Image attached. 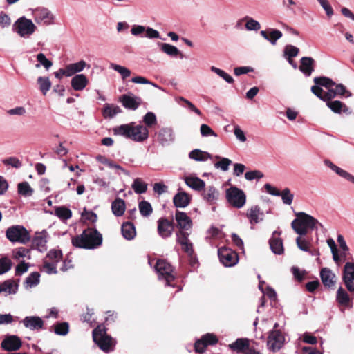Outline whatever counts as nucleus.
Masks as SVG:
<instances>
[{"instance_id":"052dcab7","label":"nucleus","mask_w":354,"mask_h":354,"mask_svg":"<svg viewBox=\"0 0 354 354\" xmlns=\"http://www.w3.org/2000/svg\"><path fill=\"white\" fill-rule=\"evenodd\" d=\"M143 122L147 127H151L157 123L156 116L153 113L148 112L143 117Z\"/></svg>"},{"instance_id":"72a5a7b5","label":"nucleus","mask_w":354,"mask_h":354,"mask_svg":"<svg viewBox=\"0 0 354 354\" xmlns=\"http://www.w3.org/2000/svg\"><path fill=\"white\" fill-rule=\"evenodd\" d=\"M189 158L190 159L194 160L195 161L204 162L208 159H211L212 155L208 152L196 149L189 152Z\"/></svg>"},{"instance_id":"dca6fc26","label":"nucleus","mask_w":354,"mask_h":354,"mask_svg":"<svg viewBox=\"0 0 354 354\" xmlns=\"http://www.w3.org/2000/svg\"><path fill=\"white\" fill-rule=\"evenodd\" d=\"M158 233L162 239H167L171 236L174 231V225L171 221L165 218H160L158 221Z\"/></svg>"},{"instance_id":"a18cd8bd","label":"nucleus","mask_w":354,"mask_h":354,"mask_svg":"<svg viewBox=\"0 0 354 354\" xmlns=\"http://www.w3.org/2000/svg\"><path fill=\"white\" fill-rule=\"evenodd\" d=\"M12 266V262L11 259L3 256L0 258V275L3 274L10 271Z\"/></svg>"},{"instance_id":"4be33fe9","label":"nucleus","mask_w":354,"mask_h":354,"mask_svg":"<svg viewBox=\"0 0 354 354\" xmlns=\"http://www.w3.org/2000/svg\"><path fill=\"white\" fill-rule=\"evenodd\" d=\"M324 162L326 167H329L337 175L354 184V176H353L351 174L337 167L329 160H325Z\"/></svg>"},{"instance_id":"e433bc0d","label":"nucleus","mask_w":354,"mask_h":354,"mask_svg":"<svg viewBox=\"0 0 354 354\" xmlns=\"http://www.w3.org/2000/svg\"><path fill=\"white\" fill-rule=\"evenodd\" d=\"M230 348L237 353L243 352L249 346V340L246 338L237 339L234 342L229 345Z\"/></svg>"},{"instance_id":"5701e85b","label":"nucleus","mask_w":354,"mask_h":354,"mask_svg":"<svg viewBox=\"0 0 354 354\" xmlns=\"http://www.w3.org/2000/svg\"><path fill=\"white\" fill-rule=\"evenodd\" d=\"M191 196L186 192L180 191L176 194L173 198V202L176 207L184 208L189 205Z\"/></svg>"},{"instance_id":"412c9836","label":"nucleus","mask_w":354,"mask_h":354,"mask_svg":"<svg viewBox=\"0 0 354 354\" xmlns=\"http://www.w3.org/2000/svg\"><path fill=\"white\" fill-rule=\"evenodd\" d=\"M121 102L124 107L136 110L140 105L142 100L133 95H124L121 98Z\"/></svg>"},{"instance_id":"680f3d73","label":"nucleus","mask_w":354,"mask_h":354,"mask_svg":"<svg viewBox=\"0 0 354 354\" xmlns=\"http://www.w3.org/2000/svg\"><path fill=\"white\" fill-rule=\"evenodd\" d=\"M335 86V92L337 95H345L346 97H351L352 95V93L346 89L345 86H344L342 84H338L334 86Z\"/></svg>"},{"instance_id":"5fc2aeb1","label":"nucleus","mask_w":354,"mask_h":354,"mask_svg":"<svg viewBox=\"0 0 354 354\" xmlns=\"http://www.w3.org/2000/svg\"><path fill=\"white\" fill-rule=\"evenodd\" d=\"M210 70H211V71L215 73L219 77L223 78L226 82H227L229 84H232L234 82L233 77L228 73H225L224 71H223L218 68H216L215 66H211Z\"/></svg>"},{"instance_id":"0e129e2a","label":"nucleus","mask_w":354,"mask_h":354,"mask_svg":"<svg viewBox=\"0 0 354 354\" xmlns=\"http://www.w3.org/2000/svg\"><path fill=\"white\" fill-rule=\"evenodd\" d=\"M68 324L66 322L57 324L55 326V333L59 335H66L68 333Z\"/></svg>"},{"instance_id":"cd10ccee","label":"nucleus","mask_w":354,"mask_h":354,"mask_svg":"<svg viewBox=\"0 0 354 354\" xmlns=\"http://www.w3.org/2000/svg\"><path fill=\"white\" fill-rule=\"evenodd\" d=\"M203 190L202 197L207 203L214 204L218 199L219 192L214 186H208Z\"/></svg>"},{"instance_id":"0eeeda50","label":"nucleus","mask_w":354,"mask_h":354,"mask_svg":"<svg viewBox=\"0 0 354 354\" xmlns=\"http://www.w3.org/2000/svg\"><path fill=\"white\" fill-rule=\"evenodd\" d=\"M155 269L158 274L159 279H165L167 286H171V282L174 281V277L172 274V266L165 260H158Z\"/></svg>"},{"instance_id":"603ef678","label":"nucleus","mask_w":354,"mask_h":354,"mask_svg":"<svg viewBox=\"0 0 354 354\" xmlns=\"http://www.w3.org/2000/svg\"><path fill=\"white\" fill-rule=\"evenodd\" d=\"M13 258L19 260L22 257H27L28 259H30V250L24 247H19L13 250Z\"/></svg>"},{"instance_id":"393cba45","label":"nucleus","mask_w":354,"mask_h":354,"mask_svg":"<svg viewBox=\"0 0 354 354\" xmlns=\"http://www.w3.org/2000/svg\"><path fill=\"white\" fill-rule=\"evenodd\" d=\"M19 285L13 279H8L0 283V292L6 296L15 295L17 292Z\"/></svg>"},{"instance_id":"b1692460","label":"nucleus","mask_w":354,"mask_h":354,"mask_svg":"<svg viewBox=\"0 0 354 354\" xmlns=\"http://www.w3.org/2000/svg\"><path fill=\"white\" fill-rule=\"evenodd\" d=\"M160 50L171 57H184L183 54L176 46L167 43H158Z\"/></svg>"},{"instance_id":"6e6d98bb","label":"nucleus","mask_w":354,"mask_h":354,"mask_svg":"<svg viewBox=\"0 0 354 354\" xmlns=\"http://www.w3.org/2000/svg\"><path fill=\"white\" fill-rule=\"evenodd\" d=\"M280 192L281 194H279V196L281 197L283 203L286 205H291L294 195L291 193L290 189L289 188H285Z\"/></svg>"},{"instance_id":"a211bd4d","label":"nucleus","mask_w":354,"mask_h":354,"mask_svg":"<svg viewBox=\"0 0 354 354\" xmlns=\"http://www.w3.org/2000/svg\"><path fill=\"white\" fill-rule=\"evenodd\" d=\"M246 216L252 225L263 221L265 216L264 212L258 205H253L248 209Z\"/></svg>"},{"instance_id":"1a4fd4ad","label":"nucleus","mask_w":354,"mask_h":354,"mask_svg":"<svg viewBox=\"0 0 354 354\" xmlns=\"http://www.w3.org/2000/svg\"><path fill=\"white\" fill-rule=\"evenodd\" d=\"M314 82L315 84L324 86L328 90L324 92L323 97V101L326 102V104L328 102H331V100L336 97V94L333 88V86L335 85V82H334L331 79L326 77H316L314 78Z\"/></svg>"},{"instance_id":"473e14b6","label":"nucleus","mask_w":354,"mask_h":354,"mask_svg":"<svg viewBox=\"0 0 354 354\" xmlns=\"http://www.w3.org/2000/svg\"><path fill=\"white\" fill-rule=\"evenodd\" d=\"M126 209V205L124 200L117 198L111 203V210L115 216H121Z\"/></svg>"},{"instance_id":"09e8293b","label":"nucleus","mask_w":354,"mask_h":354,"mask_svg":"<svg viewBox=\"0 0 354 354\" xmlns=\"http://www.w3.org/2000/svg\"><path fill=\"white\" fill-rule=\"evenodd\" d=\"M57 265L55 264V263H51V261H46L44 259L41 270L48 274H57Z\"/></svg>"},{"instance_id":"774afa93","label":"nucleus","mask_w":354,"mask_h":354,"mask_svg":"<svg viewBox=\"0 0 354 354\" xmlns=\"http://www.w3.org/2000/svg\"><path fill=\"white\" fill-rule=\"evenodd\" d=\"M298 53L299 48L294 46L287 45L285 48L284 53L288 58L296 57L298 55Z\"/></svg>"},{"instance_id":"13d9d810","label":"nucleus","mask_w":354,"mask_h":354,"mask_svg":"<svg viewBox=\"0 0 354 354\" xmlns=\"http://www.w3.org/2000/svg\"><path fill=\"white\" fill-rule=\"evenodd\" d=\"M232 163V160L227 158H222L221 160L214 163L216 169H221L223 171H226L229 169V166Z\"/></svg>"},{"instance_id":"4d7b16f0","label":"nucleus","mask_w":354,"mask_h":354,"mask_svg":"<svg viewBox=\"0 0 354 354\" xmlns=\"http://www.w3.org/2000/svg\"><path fill=\"white\" fill-rule=\"evenodd\" d=\"M245 20H246L245 28L247 30H258L261 28L260 24L254 19L249 17H245Z\"/></svg>"},{"instance_id":"2eb2a0df","label":"nucleus","mask_w":354,"mask_h":354,"mask_svg":"<svg viewBox=\"0 0 354 354\" xmlns=\"http://www.w3.org/2000/svg\"><path fill=\"white\" fill-rule=\"evenodd\" d=\"M189 234L184 231L176 232V241L182 246V250L192 257L194 254L193 244L188 238Z\"/></svg>"},{"instance_id":"7c9ffc66","label":"nucleus","mask_w":354,"mask_h":354,"mask_svg":"<svg viewBox=\"0 0 354 354\" xmlns=\"http://www.w3.org/2000/svg\"><path fill=\"white\" fill-rule=\"evenodd\" d=\"M326 105L332 111L335 113H341L343 112L346 114H350L351 112L349 110V108L339 100L328 102Z\"/></svg>"},{"instance_id":"6ab92c4d","label":"nucleus","mask_w":354,"mask_h":354,"mask_svg":"<svg viewBox=\"0 0 354 354\" xmlns=\"http://www.w3.org/2000/svg\"><path fill=\"white\" fill-rule=\"evenodd\" d=\"M280 234L277 230L274 231L269 241L271 250L276 254H281L284 251L283 241L279 237Z\"/></svg>"},{"instance_id":"de8ad7c7","label":"nucleus","mask_w":354,"mask_h":354,"mask_svg":"<svg viewBox=\"0 0 354 354\" xmlns=\"http://www.w3.org/2000/svg\"><path fill=\"white\" fill-rule=\"evenodd\" d=\"M40 274L37 272H32L25 281L26 288H32L39 283Z\"/></svg>"},{"instance_id":"37998d69","label":"nucleus","mask_w":354,"mask_h":354,"mask_svg":"<svg viewBox=\"0 0 354 354\" xmlns=\"http://www.w3.org/2000/svg\"><path fill=\"white\" fill-rule=\"evenodd\" d=\"M336 299L337 302L342 306H348L350 301V298L346 291L342 288L339 287L337 291Z\"/></svg>"},{"instance_id":"4468645a","label":"nucleus","mask_w":354,"mask_h":354,"mask_svg":"<svg viewBox=\"0 0 354 354\" xmlns=\"http://www.w3.org/2000/svg\"><path fill=\"white\" fill-rule=\"evenodd\" d=\"M343 281L349 292L354 291V263H346L342 275Z\"/></svg>"},{"instance_id":"3c124183","label":"nucleus","mask_w":354,"mask_h":354,"mask_svg":"<svg viewBox=\"0 0 354 354\" xmlns=\"http://www.w3.org/2000/svg\"><path fill=\"white\" fill-rule=\"evenodd\" d=\"M110 68L120 73L123 80L127 78L131 75V71L129 68L119 64L111 63Z\"/></svg>"},{"instance_id":"ddd939ff","label":"nucleus","mask_w":354,"mask_h":354,"mask_svg":"<svg viewBox=\"0 0 354 354\" xmlns=\"http://www.w3.org/2000/svg\"><path fill=\"white\" fill-rule=\"evenodd\" d=\"M157 142L162 147H167L174 142L175 140V134L171 128H161L156 133Z\"/></svg>"},{"instance_id":"39448f33","label":"nucleus","mask_w":354,"mask_h":354,"mask_svg":"<svg viewBox=\"0 0 354 354\" xmlns=\"http://www.w3.org/2000/svg\"><path fill=\"white\" fill-rule=\"evenodd\" d=\"M6 238L11 242L26 243L30 239L28 230L22 225H13L8 227L6 231Z\"/></svg>"},{"instance_id":"423d86ee","label":"nucleus","mask_w":354,"mask_h":354,"mask_svg":"<svg viewBox=\"0 0 354 354\" xmlns=\"http://www.w3.org/2000/svg\"><path fill=\"white\" fill-rule=\"evenodd\" d=\"M226 198L228 203L236 208H241L246 202L244 192L236 187H231L226 190Z\"/></svg>"},{"instance_id":"20e7f679","label":"nucleus","mask_w":354,"mask_h":354,"mask_svg":"<svg viewBox=\"0 0 354 354\" xmlns=\"http://www.w3.org/2000/svg\"><path fill=\"white\" fill-rule=\"evenodd\" d=\"M93 339L99 348L106 353L112 351L115 344V340L106 334L104 328L101 326L93 330Z\"/></svg>"},{"instance_id":"a878e982","label":"nucleus","mask_w":354,"mask_h":354,"mask_svg":"<svg viewBox=\"0 0 354 354\" xmlns=\"http://www.w3.org/2000/svg\"><path fill=\"white\" fill-rule=\"evenodd\" d=\"M48 234L46 231L44 230L41 232L37 233L32 240V244L37 248L40 252H44L46 250Z\"/></svg>"},{"instance_id":"a19ab883","label":"nucleus","mask_w":354,"mask_h":354,"mask_svg":"<svg viewBox=\"0 0 354 354\" xmlns=\"http://www.w3.org/2000/svg\"><path fill=\"white\" fill-rule=\"evenodd\" d=\"M45 259L57 265L62 259V252L60 250L52 249L47 253Z\"/></svg>"},{"instance_id":"8fccbe9b","label":"nucleus","mask_w":354,"mask_h":354,"mask_svg":"<svg viewBox=\"0 0 354 354\" xmlns=\"http://www.w3.org/2000/svg\"><path fill=\"white\" fill-rule=\"evenodd\" d=\"M132 188L136 194H143L147 189V184L141 179L136 178L132 184Z\"/></svg>"},{"instance_id":"f257e3e1","label":"nucleus","mask_w":354,"mask_h":354,"mask_svg":"<svg viewBox=\"0 0 354 354\" xmlns=\"http://www.w3.org/2000/svg\"><path fill=\"white\" fill-rule=\"evenodd\" d=\"M115 135L122 136L135 142H142L149 137V130L142 124L134 122L117 126L113 129Z\"/></svg>"},{"instance_id":"aec40b11","label":"nucleus","mask_w":354,"mask_h":354,"mask_svg":"<svg viewBox=\"0 0 354 354\" xmlns=\"http://www.w3.org/2000/svg\"><path fill=\"white\" fill-rule=\"evenodd\" d=\"M175 219L180 231L188 230L192 227V220L186 213L177 211L175 214Z\"/></svg>"},{"instance_id":"4c0bfd02","label":"nucleus","mask_w":354,"mask_h":354,"mask_svg":"<svg viewBox=\"0 0 354 354\" xmlns=\"http://www.w3.org/2000/svg\"><path fill=\"white\" fill-rule=\"evenodd\" d=\"M261 35L266 40L269 41L272 45H275L277 41L282 37V32L279 30H272L269 35L265 30L260 32Z\"/></svg>"},{"instance_id":"c85d7f7f","label":"nucleus","mask_w":354,"mask_h":354,"mask_svg":"<svg viewBox=\"0 0 354 354\" xmlns=\"http://www.w3.org/2000/svg\"><path fill=\"white\" fill-rule=\"evenodd\" d=\"M71 83L72 88L75 91H79L85 88L88 83V80L84 74H78L71 79Z\"/></svg>"},{"instance_id":"9b49d317","label":"nucleus","mask_w":354,"mask_h":354,"mask_svg":"<svg viewBox=\"0 0 354 354\" xmlns=\"http://www.w3.org/2000/svg\"><path fill=\"white\" fill-rule=\"evenodd\" d=\"M285 342V337L279 330H272L270 332L267 346L272 352H277L279 351L283 346Z\"/></svg>"},{"instance_id":"49530a36","label":"nucleus","mask_w":354,"mask_h":354,"mask_svg":"<svg viewBox=\"0 0 354 354\" xmlns=\"http://www.w3.org/2000/svg\"><path fill=\"white\" fill-rule=\"evenodd\" d=\"M139 211L142 216L147 217L153 212L151 205L147 201H142L138 205Z\"/></svg>"},{"instance_id":"ea45409f","label":"nucleus","mask_w":354,"mask_h":354,"mask_svg":"<svg viewBox=\"0 0 354 354\" xmlns=\"http://www.w3.org/2000/svg\"><path fill=\"white\" fill-rule=\"evenodd\" d=\"M39 91L44 95H46L51 88V82L48 77H39L37 80Z\"/></svg>"},{"instance_id":"c03bdc74","label":"nucleus","mask_w":354,"mask_h":354,"mask_svg":"<svg viewBox=\"0 0 354 354\" xmlns=\"http://www.w3.org/2000/svg\"><path fill=\"white\" fill-rule=\"evenodd\" d=\"M38 64L35 65L37 68H39L41 66H43L46 71H48L53 66V62L46 58L44 53H39L36 56Z\"/></svg>"},{"instance_id":"69168bd1","label":"nucleus","mask_w":354,"mask_h":354,"mask_svg":"<svg viewBox=\"0 0 354 354\" xmlns=\"http://www.w3.org/2000/svg\"><path fill=\"white\" fill-rule=\"evenodd\" d=\"M263 177V174L259 170H254L248 171L245 174V178L246 180L251 181L254 179H260Z\"/></svg>"},{"instance_id":"bb28decb","label":"nucleus","mask_w":354,"mask_h":354,"mask_svg":"<svg viewBox=\"0 0 354 354\" xmlns=\"http://www.w3.org/2000/svg\"><path fill=\"white\" fill-rule=\"evenodd\" d=\"M24 326L30 330H38L43 327L44 322L39 317L27 316L22 321Z\"/></svg>"},{"instance_id":"338daca9","label":"nucleus","mask_w":354,"mask_h":354,"mask_svg":"<svg viewBox=\"0 0 354 354\" xmlns=\"http://www.w3.org/2000/svg\"><path fill=\"white\" fill-rule=\"evenodd\" d=\"M200 131L203 137L214 136L217 137V134L207 124H203L200 127Z\"/></svg>"},{"instance_id":"f03ea898","label":"nucleus","mask_w":354,"mask_h":354,"mask_svg":"<svg viewBox=\"0 0 354 354\" xmlns=\"http://www.w3.org/2000/svg\"><path fill=\"white\" fill-rule=\"evenodd\" d=\"M102 237L96 230L88 229L83 232L80 236L72 239V243L75 247L93 249L102 244Z\"/></svg>"},{"instance_id":"c756f323","label":"nucleus","mask_w":354,"mask_h":354,"mask_svg":"<svg viewBox=\"0 0 354 354\" xmlns=\"http://www.w3.org/2000/svg\"><path fill=\"white\" fill-rule=\"evenodd\" d=\"M185 184L195 191H202L205 187V183L196 176H187L185 178Z\"/></svg>"},{"instance_id":"e2e57ef3","label":"nucleus","mask_w":354,"mask_h":354,"mask_svg":"<svg viewBox=\"0 0 354 354\" xmlns=\"http://www.w3.org/2000/svg\"><path fill=\"white\" fill-rule=\"evenodd\" d=\"M56 215L62 219H68L71 217V211L66 207H58L55 210Z\"/></svg>"},{"instance_id":"864d4df0","label":"nucleus","mask_w":354,"mask_h":354,"mask_svg":"<svg viewBox=\"0 0 354 354\" xmlns=\"http://www.w3.org/2000/svg\"><path fill=\"white\" fill-rule=\"evenodd\" d=\"M18 192L24 196H30L32 194L33 190L27 182H22L17 185Z\"/></svg>"},{"instance_id":"7ed1b4c3","label":"nucleus","mask_w":354,"mask_h":354,"mask_svg":"<svg viewBox=\"0 0 354 354\" xmlns=\"http://www.w3.org/2000/svg\"><path fill=\"white\" fill-rule=\"evenodd\" d=\"M296 216L297 218L292 221L291 227L299 236L306 235L308 230L317 228V225L322 226L317 219L304 212H299Z\"/></svg>"},{"instance_id":"6e6552de","label":"nucleus","mask_w":354,"mask_h":354,"mask_svg":"<svg viewBox=\"0 0 354 354\" xmlns=\"http://www.w3.org/2000/svg\"><path fill=\"white\" fill-rule=\"evenodd\" d=\"M15 28L21 37H29L35 31L36 26L30 19L25 17L19 18L15 22Z\"/></svg>"},{"instance_id":"2f4dec72","label":"nucleus","mask_w":354,"mask_h":354,"mask_svg":"<svg viewBox=\"0 0 354 354\" xmlns=\"http://www.w3.org/2000/svg\"><path fill=\"white\" fill-rule=\"evenodd\" d=\"M320 277L325 286L331 287L334 286L335 275L330 269L327 268H322L320 272Z\"/></svg>"},{"instance_id":"79ce46f5","label":"nucleus","mask_w":354,"mask_h":354,"mask_svg":"<svg viewBox=\"0 0 354 354\" xmlns=\"http://www.w3.org/2000/svg\"><path fill=\"white\" fill-rule=\"evenodd\" d=\"M121 111L118 106L106 104L103 109V115L104 118H113L116 114Z\"/></svg>"},{"instance_id":"f8f14e48","label":"nucleus","mask_w":354,"mask_h":354,"mask_svg":"<svg viewBox=\"0 0 354 354\" xmlns=\"http://www.w3.org/2000/svg\"><path fill=\"white\" fill-rule=\"evenodd\" d=\"M32 15L36 23H42L45 25L52 24L54 20V15L46 8H37L32 11Z\"/></svg>"},{"instance_id":"58836bf2","label":"nucleus","mask_w":354,"mask_h":354,"mask_svg":"<svg viewBox=\"0 0 354 354\" xmlns=\"http://www.w3.org/2000/svg\"><path fill=\"white\" fill-rule=\"evenodd\" d=\"M86 66V63L84 60H81L76 63L70 64L66 66L67 72L71 76L76 74L77 73L82 71Z\"/></svg>"},{"instance_id":"c9c22d12","label":"nucleus","mask_w":354,"mask_h":354,"mask_svg":"<svg viewBox=\"0 0 354 354\" xmlns=\"http://www.w3.org/2000/svg\"><path fill=\"white\" fill-rule=\"evenodd\" d=\"M313 59L311 57H304L301 59L300 71L306 76H310L313 71Z\"/></svg>"},{"instance_id":"f3484780","label":"nucleus","mask_w":354,"mask_h":354,"mask_svg":"<svg viewBox=\"0 0 354 354\" xmlns=\"http://www.w3.org/2000/svg\"><path fill=\"white\" fill-rule=\"evenodd\" d=\"M22 343L16 335L7 336L1 343L2 349L7 351H15L21 347Z\"/></svg>"},{"instance_id":"9d476101","label":"nucleus","mask_w":354,"mask_h":354,"mask_svg":"<svg viewBox=\"0 0 354 354\" xmlns=\"http://www.w3.org/2000/svg\"><path fill=\"white\" fill-rule=\"evenodd\" d=\"M218 255L221 263L225 267L234 266L239 261L238 254L229 248L223 247L219 248Z\"/></svg>"},{"instance_id":"f704fd0d","label":"nucleus","mask_w":354,"mask_h":354,"mask_svg":"<svg viewBox=\"0 0 354 354\" xmlns=\"http://www.w3.org/2000/svg\"><path fill=\"white\" fill-rule=\"evenodd\" d=\"M122 234L124 239L127 240H131L136 236V229L133 223L130 222H125L122 224Z\"/></svg>"},{"instance_id":"bf43d9fd","label":"nucleus","mask_w":354,"mask_h":354,"mask_svg":"<svg viewBox=\"0 0 354 354\" xmlns=\"http://www.w3.org/2000/svg\"><path fill=\"white\" fill-rule=\"evenodd\" d=\"M3 165L11 166L12 167L18 169L22 165L21 162L16 157H10L2 160Z\"/></svg>"}]
</instances>
